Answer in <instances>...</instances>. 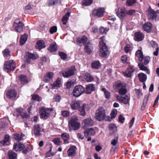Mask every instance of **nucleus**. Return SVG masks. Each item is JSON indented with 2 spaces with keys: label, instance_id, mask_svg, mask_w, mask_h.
I'll list each match as a JSON object with an SVG mask.
<instances>
[{
  "label": "nucleus",
  "instance_id": "f257e3e1",
  "mask_svg": "<svg viewBox=\"0 0 159 159\" xmlns=\"http://www.w3.org/2000/svg\"><path fill=\"white\" fill-rule=\"evenodd\" d=\"M95 119L99 121L103 120L111 121V119L109 116H106L105 109L102 107H100L96 111L95 116Z\"/></svg>",
  "mask_w": 159,
  "mask_h": 159
},
{
  "label": "nucleus",
  "instance_id": "f03ea898",
  "mask_svg": "<svg viewBox=\"0 0 159 159\" xmlns=\"http://www.w3.org/2000/svg\"><path fill=\"white\" fill-rule=\"evenodd\" d=\"M70 106L73 109L76 110L78 109L80 112V114L81 116H84L85 115L86 112L85 109L87 106V105L84 104L82 106L80 107L79 101L75 100L71 102Z\"/></svg>",
  "mask_w": 159,
  "mask_h": 159
},
{
  "label": "nucleus",
  "instance_id": "7ed1b4c3",
  "mask_svg": "<svg viewBox=\"0 0 159 159\" xmlns=\"http://www.w3.org/2000/svg\"><path fill=\"white\" fill-rule=\"evenodd\" d=\"M100 41L99 42V55L102 57H105L109 54L108 48L105 43H104L105 39L104 36H102L100 38Z\"/></svg>",
  "mask_w": 159,
  "mask_h": 159
},
{
  "label": "nucleus",
  "instance_id": "20e7f679",
  "mask_svg": "<svg viewBox=\"0 0 159 159\" xmlns=\"http://www.w3.org/2000/svg\"><path fill=\"white\" fill-rule=\"evenodd\" d=\"M78 117L76 116L72 117L69 122V126L70 129L77 130L80 127V124L77 121Z\"/></svg>",
  "mask_w": 159,
  "mask_h": 159
},
{
  "label": "nucleus",
  "instance_id": "39448f33",
  "mask_svg": "<svg viewBox=\"0 0 159 159\" xmlns=\"http://www.w3.org/2000/svg\"><path fill=\"white\" fill-rule=\"evenodd\" d=\"M52 111V109L51 108L42 107L39 111L41 118L43 119H47L50 116Z\"/></svg>",
  "mask_w": 159,
  "mask_h": 159
},
{
  "label": "nucleus",
  "instance_id": "423d86ee",
  "mask_svg": "<svg viewBox=\"0 0 159 159\" xmlns=\"http://www.w3.org/2000/svg\"><path fill=\"white\" fill-rule=\"evenodd\" d=\"M16 68L15 63L13 60L6 61L4 64V70L7 72L10 71H13Z\"/></svg>",
  "mask_w": 159,
  "mask_h": 159
},
{
  "label": "nucleus",
  "instance_id": "0eeeda50",
  "mask_svg": "<svg viewBox=\"0 0 159 159\" xmlns=\"http://www.w3.org/2000/svg\"><path fill=\"white\" fill-rule=\"evenodd\" d=\"M72 93L74 96L78 97L84 93V88L81 85H77L73 89Z\"/></svg>",
  "mask_w": 159,
  "mask_h": 159
},
{
  "label": "nucleus",
  "instance_id": "6e6552de",
  "mask_svg": "<svg viewBox=\"0 0 159 159\" xmlns=\"http://www.w3.org/2000/svg\"><path fill=\"white\" fill-rule=\"evenodd\" d=\"M24 25V24L19 19H16L14 23L13 26L16 31L21 32L23 31Z\"/></svg>",
  "mask_w": 159,
  "mask_h": 159
},
{
  "label": "nucleus",
  "instance_id": "1a4fd4ad",
  "mask_svg": "<svg viewBox=\"0 0 159 159\" xmlns=\"http://www.w3.org/2000/svg\"><path fill=\"white\" fill-rule=\"evenodd\" d=\"M76 70L75 66H72L68 69L62 72V75L65 77H68L74 75Z\"/></svg>",
  "mask_w": 159,
  "mask_h": 159
},
{
  "label": "nucleus",
  "instance_id": "9d476101",
  "mask_svg": "<svg viewBox=\"0 0 159 159\" xmlns=\"http://www.w3.org/2000/svg\"><path fill=\"white\" fill-rule=\"evenodd\" d=\"M104 12V9L103 8L100 7L94 9L92 13L94 16L100 17L103 16Z\"/></svg>",
  "mask_w": 159,
  "mask_h": 159
},
{
  "label": "nucleus",
  "instance_id": "9b49d317",
  "mask_svg": "<svg viewBox=\"0 0 159 159\" xmlns=\"http://www.w3.org/2000/svg\"><path fill=\"white\" fill-rule=\"evenodd\" d=\"M43 129L40 127L39 124H36L34 125L33 127L32 133L36 137L39 136L41 135V133Z\"/></svg>",
  "mask_w": 159,
  "mask_h": 159
},
{
  "label": "nucleus",
  "instance_id": "f8f14e48",
  "mask_svg": "<svg viewBox=\"0 0 159 159\" xmlns=\"http://www.w3.org/2000/svg\"><path fill=\"white\" fill-rule=\"evenodd\" d=\"M96 87L95 85L91 84L85 85V87L84 88V93L87 94H90L92 92L95 90Z\"/></svg>",
  "mask_w": 159,
  "mask_h": 159
},
{
  "label": "nucleus",
  "instance_id": "ddd939ff",
  "mask_svg": "<svg viewBox=\"0 0 159 159\" xmlns=\"http://www.w3.org/2000/svg\"><path fill=\"white\" fill-rule=\"evenodd\" d=\"M83 128H86L87 127L92 126L94 124L93 120L91 118H88L83 120Z\"/></svg>",
  "mask_w": 159,
  "mask_h": 159
},
{
  "label": "nucleus",
  "instance_id": "4468645a",
  "mask_svg": "<svg viewBox=\"0 0 159 159\" xmlns=\"http://www.w3.org/2000/svg\"><path fill=\"white\" fill-rule=\"evenodd\" d=\"M134 68L131 66H129L125 71L123 72L125 76L127 77H131L134 72Z\"/></svg>",
  "mask_w": 159,
  "mask_h": 159
},
{
  "label": "nucleus",
  "instance_id": "2eb2a0df",
  "mask_svg": "<svg viewBox=\"0 0 159 159\" xmlns=\"http://www.w3.org/2000/svg\"><path fill=\"white\" fill-rule=\"evenodd\" d=\"M147 11L148 13V19L152 20H156L157 17L156 13L151 8H149Z\"/></svg>",
  "mask_w": 159,
  "mask_h": 159
},
{
  "label": "nucleus",
  "instance_id": "dca6fc26",
  "mask_svg": "<svg viewBox=\"0 0 159 159\" xmlns=\"http://www.w3.org/2000/svg\"><path fill=\"white\" fill-rule=\"evenodd\" d=\"M6 95L9 98L13 100L16 97L17 93L15 90L12 89L7 91Z\"/></svg>",
  "mask_w": 159,
  "mask_h": 159
},
{
  "label": "nucleus",
  "instance_id": "f3484780",
  "mask_svg": "<svg viewBox=\"0 0 159 159\" xmlns=\"http://www.w3.org/2000/svg\"><path fill=\"white\" fill-rule=\"evenodd\" d=\"M116 98L117 100L125 104H127L129 102V98L127 96L123 97L117 95L116 96Z\"/></svg>",
  "mask_w": 159,
  "mask_h": 159
},
{
  "label": "nucleus",
  "instance_id": "a211bd4d",
  "mask_svg": "<svg viewBox=\"0 0 159 159\" xmlns=\"http://www.w3.org/2000/svg\"><path fill=\"white\" fill-rule=\"evenodd\" d=\"M144 37V34L140 32H136L134 34V40L137 41L142 40Z\"/></svg>",
  "mask_w": 159,
  "mask_h": 159
},
{
  "label": "nucleus",
  "instance_id": "6ab92c4d",
  "mask_svg": "<svg viewBox=\"0 0 159 159\" xmlns=\"http://www.w3.org/2000/svg\"><path fill=\"white\" fill-rule=\"evenodd\" d=\"M84 45L85 51L88 54H90L92 52L93 50L92 45L90 43L88 42L85 43Z\"/></svg>",
  "mask_w": 159,
  "mask_h": 159
},
{
  "label": "nucleus",
  "instance_id": "aec40b11",
  "mask_svg": "<svg viewBox=\"0 0 159 159\" xmlns=\"http://www.w3.org/2000/svg\"><path fill=\"white\" fill-rule=\"evenodd\" d=\"M24 148V145L20 143H15L13 145V149L16 151H20L22 150Z\"/></svg>",
  "mask_w": 159,
  "mask_h": 159
},
{
  "label": "nucleus",
  "instance_id": "412c9836",
  "mask_svg": "<svg viewBox=\"0 0 159 159\" xmlns=\"http://www.w3.org/2000/svg\"><path fill=\"white\" fill-rule=\"evenodd\" d=\"M143 27L145 31L147 32H149L152 30V25L151 23L147 22L143 25Z\"/></svg>",
  "mask_w": 159,
  "mask_h": 159
},
{
  "label": "nucleus",
  "instance_id": "4be33fe9",
  "mask_svg": "<svg viewBox=\"0 0 159 159\" xmlns=\"http://www.w3.org/2000/svg\"><path fill=\"white\" fill-rule=\"evenodd\" d=\"M84 135L85 137L90 136H93L95 134L94 130L93 128H89L88 130L85 129L84 132Z\"/></svg>",
  "mask_w": 159,
  "mask_h": 159
},
{
  "label": "nucleus",
  "instance_id": "5701e85b",
  "mask_svg": "<svg viewBox=\"0 0 159 159\" xmlns=\"http://www.w3.org/2000/svg\"><path fill=\"white\" fill-rule=\"evenodd\" d=\"M125 11L126 9L125 8H120L118 10L117 15L119 17H123L125 15Z\"/></svg>",
  "mask_w": 159,
  "mask_h": 159
},
{
  "label": "nucleus",
  "instance_id": "b1692460",
  "mask_svg": "<svg viewBox=\"0 0 159 159\" xmlns=\"http://www.w3.org/2000/svg\"><path fill=\"white\" fill-rule=\"evenodd\" d=\"M76 147L75 146H71L69 148L67 151L68 155L69 156H73L75 154Z\"/></svg>",
  "mask_w": 159,
  "mask_h": 159
},
{
  "label": "nucleus",
  "instance_id": "393cba45",
  "mask_svg": "<svg viewBox=\"0 0 159 159\" xmlns=\"http://www.w3.org/2000/svg\"><path fill=\"white\" fill-rule=\"evenodd\" d=\"M150 44L151 47L153 48H156V51L154 52L153 54L154 55L157 56L158 54L159 51V48L158 47V44L155 42L152 41L150 42Z\"/></svg>",
  "mask_w": 159,
  "mask_h": 159
},
{
  "label": "nucleus",
  "instance_id": "a878e982",
  "mask_svg": "<svg viewBox=\"0 0 159 159\" xmlns=\"http://www.w3.org/2000/svg\"><path fill=\"white\" fill-rule=\"evenodd\" d=\"M124 85L121 83L120 81H117L113 83V88L116 91H118Z\"/></svg>",
  "mask_w": 159,
  "mask_h": 159
},
{
  "label": "nucleus",
  "instance_id": "bb28decb",
  "mask_svg": "<svg viewBox=\"0 0 159 159\" xmlns=\"http://www.w3.org/2000/svg\"><path fill=\"white\" fill-rule=\"evenodd\" d=\"M88 38L84 35L81 38H79L77 39L76 42L77 43L80 45L81 43H83L84 45L86 41L87 40Z\"/></svg>",
  "mask_w": 159,
  "mask_h": 159
},
{
  "label": "nucleus",
  "instance_id": "cd10ccee",
  "mask_svg": "<svg viewBox=\"0 0 159 159\" xmlns=\"http://www.w3.org/2000/svg\"><path fill=\"white\" fill-rule=\"evenodd\" d=\"M83 75L84 79L86 81L90 82L93 80V77L89 73H84Z\"/></svg>",
  "mask_w": 159,
  "mask_h": 159
},
{
  "label": "nucleus",
  "instance_id": "c85d7f7f",
  "mask_svg": "<svg viewBox=\"0 0 159 159\" xmlns=\"http://www.w3.org/2000/svg\"><path fill=\"white\" fill-rule=\"evenodd\" d=\"M52 89H55L56 88L60 87L61 85V80L58 78L54 82L53 84H51Z\"/></svg>",
  "mask_w": 159,
  "mask_h": 159
},
{
  "label": "nucleus",
  "instance_id": "c756f323",
  "mask_svg": "<svg viewBox=\"0 0 159 159\" xmlns=\"http://www.w3.org/2000/svg\"><path fill=\"white\" fill-rule=\"evenodd\" d=\"M61 3V0H48V5L49 6L60 4Z\"/></svg>",
  "mask_w": 159,
  "mask_h": 159
},
{
  "label": "nucleus",
  "instance_id": "7c9ffc66",
  "mask_svg": "<svg viewBox=\"0 0 159 159\" xmlns=\"http://www.w3.org/2000/svg\"><path fill=\"white\" fill-rule=\"evenodd\" d=\"M10 141L9 136L8 135H5L4 136V139L1 141L0 143L3 146H6L8 144Z\"/></svg>",
  "mask_w": 159,
  "mask_h": 159
},
{
  "label": "nucleus",
  "instance_id": "2f4dec72",
  "mask_svg": "<svg viewBox=\"0 0 159 159\" xmlns=\"http://www.w3.org/2000/svg\"><path fill=\"white\" fill-rule=\"evenodd\" d=\"M57 49V47L55 42L52 43L48 48V50L51 52H56Z\"/></svg>",
  "mask_w": 159,
  "mask_h": 159
},
{
  "label": "nucleus",
  "instance_id": "473e14b6",
  "mask_svg": "<svg viewBox=\"0 0 159 159\" xmlns=\"http://www.w3.org/2000/svg\"><path fill=\"white\" fill-rule=\"evenodd\" d=\"M138 77L139 81L143 83L147 79V76L145 74L141 73L138 74Z\"/></svg>",
  "mask_w": 159,
  "mask_h": 159
},
{
  "label": "nucleus",
  "instance_id": "72a5a7b5",
  "mask_svg": "<svg viewBox=\"0 0 159 159\" xmlns=\"http://www.w3.org/2000/svg\"><path fill=\"white\" fill-rule=\"evenodd\" d=\"M138 66L141 70L145 71L146 74H150V71L149 69L147 67L144 66L142 63L140 62L139 63Z\"/></svg>",
  "mask_w": 159,
  "mask_h": 159
},
{
  "label": "nucleus",
  "instance_id": "f704fd0d",
  "mask_svg": "<svg viewBox=\"0 0 159 159\" xmlns=\"http://www.w3.org/2000/svg\"><path fill=\"white\" fill-rule=\"evenodd\" d=\"M61 136L64 141L65 143L67 144L69 143L68 140L69 139L70 137L68 134L66 133H62L61 134Z\"/></svg>",
  "mask_w": 159,
  "mask_h": 159
},
{
  "label": "nucleus",
  "instance_id": "c9c22d12",
  "mask_svg": "<svg viewBox=\"0 0 159 159\" xmlns=\"http://www.w3.org/2000/svg\"><path fill=\"white\" fill-rule=\"evenodd\" d=\"M36 48L37 49H41L45 47L44 44V42L43 40H39L37 43L36 46Z\"/></svg>",
  "mask_w": 159,
  "mask_h": 159
},
{
  "label": "nucleus",
  "instance_id": "e433bc0d",
  "mask_svg": "<svg viewBox=\"0 0 159 159\" xmlns=\"http://www.w3.org/2000/svg\"><path fill=\"white\" fill-rule=\"evenodd\" d=\"M18 78L20 82L22 84H24L28 82L27 78L26 76L24 75H19Z\"/></svg>",
  "mask_w": 159,
  "mask_h": 159
},
{
  "label": "nucleus",
  "instance_id": "4c0bfd02",
  "mask_svg": "<svg viewBox=\"0 0 159 159\" xmlns=\"http://www.w3.org/2000/svg\"><path fill=\"white\" fill-rule=\"evenodd\" d=\"M27 38L28 35L26 34H24L21 36L20 40V44L21 45H23L25 43L27 40Z\"/></svg>",
  "mask_w": 159,
  "mask_h": 159
},
{
  "label": "nucleus",
  "instance_id": "58836bf2",
  "mask_svg": "<svg viewBox=\"0 0 159 159\" xmlns=\"http://www.w3.org/2000/svg\"><path fill=\"white\" fill-rule=\"evenodd\" d=\"M136 55L138 57V60L140 61H142L143 58V55L141 50H139L136 53Z\"/></svg>",
  "mask_w": 159,
  "mask_h": 159
},
{
  "label": "nucleus",
  "instance_id": "ea45409f",
  "mask_svg": "<svg viewBox=\"0 0 159 159\" xmlns=\"http://www.w3.org/2000/svg\"><path fill=\"white\" fill-rule=\"evenodd\" d=\"M53 75V73L52 72H48L44 77V80L46 82L49 81L52 78Z\"/></svg>",
  "mask_w": 159,
  "mask_h": 159
},
{
  "label": "nucleus",
  "instance_id": "a19ab883",
  "mask_svg": "<svg viewBox=\"0 0 159 159\" xmlns=\"http://www.w3.org/2000/svg\"><path fill=\"white\" fill-rule=\"evenodd\" d=\"M70 16V13L67 12L66 15L63 16L61 19V21L64 25H66Z\"/></svg>",
  "mask_w": 159,
  "mask_h": 159
},
{
  "label": "nucleus",
  "instance_id": "79ce46f5",
  "mask_svg": "<svg viewBox=\"0 0 159 159\" xmlns=\"http://www.w3.org/2000/svg\"><path fill=\"white\" fill-rule=\"evenodd\" d=\"M13 135L14 139L18 141H21L22 140L25 136L24 134H20L17 133L14 134Z\"/></svg>",
  "mask_w": 159,
  "mask_h": 159
},
{
  "label": "nucleus",
  "instance_id": "37998d69",
  "mask_svg": "<svg viewBox=\"0 0 159 159\" xmlns=\"http://www.w3.org/2000/svg\"><path fill=\"white\" fill-rule=\"evenodd\" d=\"M118 91L120 95H125L127 92V89L125 88V86L124 85L121 87Z\"/></svg>",
  "mask_w": 159,
  "mask_h": 159
},
{
  "label": "nucleus",
  "instance_id": "c03bdc74",
  "mask_svg": "<svg viewBox=\"0 0 159 159\" xmlns=\"http://www.w3.org/2000/svg\"><path fill=\"white\" fill-rule=\"evenodd\" d=\"M8 154L9 159H16V154L12 151H9L8 152Z\"/></svg>",
  "mask_w": 159,
  "mask_h": 159
},
{
  "label": "nucleus",
  "instance_id": "a18cd8bd",
  "mask_svg": "<svg viewBox=\"0 0 159 159\" xmlns=\"http://www.w3.org/2000/svg\"><path fill=\"white\" fill-rule=\"evenodd\" d=\"M109 129L111 133H113L117 130V128L115 124H110L109 125Z\"/></svg>",
  "mask_w": 159,
  "mask_h": 159
},
{
  "label": "nucleus",
  "instance_id": "49530a36",
  "mask_svg": "<svg viewBox=\"0 0 159 159\" xmlns=\"http://www.w3.org/2000/svg\"><path fill=\"white\" fill-rule=\"evenodd\" d=\"M93 2V0H83L82 4L84 6L90 5Z\"/></svg>",
  "mask_w": 159,
  "mask_h": 159
},
{
  "label": "nucleus",
  "instance_id": "de8ad7c7",
  "mask_svg": "<svg viewBox=\"0 0 159 159\" xmlns=\"http://www.w3.org/2000/svg\"><path fill=\"white\" fill-rule=\"evenodd\" d=\"M28 57L31 59L34 60L38 59L39 57L38 55L35 53H28Z\"/></svg>",
  "mask_w": 159,
  "mask_h": 159
},
{
  "label": "nucleus",
  "instance_id": "09e8293b",
  "mask_svg": "<svg viewBox=\"0 0 159 159\" xmlns=\"http://www.w3.org/2000/svg\"><path fill=\"white\" fill-rule=\"evenodd\" d=\"M100 66V64L99 61H96L92 63V68L95 69H97Z\"/></svg>",
  "mask_w": 159,
  "mask_h": 159
},
{
  "label": "nucleus",
  "instance_id": "8fccbe9b",
  "mask_svg": "<svg viewBox=\"0 0 159 159\" xmlns=\"http://www.w3.org/2000/svg\"><path fill=\"white\" fill-rule=\"evenodd\" d=\"M132 50V47L129 44L126 45L124 48V50L126 53L130 52Z\"/></svg>",
  "mask_w": 159,
  "mask_h": 159
},
{
  "label": "nucleus",
  "instance_id": "3c124183",
  "mask_svg": "<svg viewBox=\"0 0 159 159\" xmlns=\"http://www.w3.org/2000/svg\"><path fill=\"white\" fill-rule=\"evenodd\" d=\"M102 90L103 91L104 93L105 97L107 98H109L110 97V93L107 91L106 89L103 88L102 89Z\"/></svg>",
  "mask_w": 159,
  "mask_h": 159
},
{
  "label": "nucleus",
  "instance_id": "603ef678",
  "mask_svg": "<svg viewBox=\"0 0 159 159\" xmlns=\"http://www.w3.org/2000/svg\"><path fill=\"white\" fill-rule=\"evenodd\" d=\"M32 99L35 101H40L42 100V98L37 94H34L32 96Z\"/></svg>",
  "mask_w": 159,
  "mask_h": 159
},
{
  "label": "nucleus",
  "instance_id": "864d4df0",
  "mask_svg": "<svg viewBox=\"0 0 159 159\" xmlns=\"http://www.w3.org/2000/svg\"><path fill=\"white\" fill-rule=\"evenodd\" d=\"M2 52L4 57H8L10 55V51L8 49H5Z\"/></svg>",
  "mask_w": 159,
  "mask_h": 159
},
{
  "label": "nucleus",
  "instance_id": "5fc2aeb1",
  "mask_svg": "<svg viewBox=\"0 0 159 159\" xmlns=\"http://www.w3.org/2000/svg\"><path fill=\"white\" fill-rule=\"evenodd\" d=\"M136 2V0H126V4L129 6L133 5Z\"/></svg>",
  "mask_w": 159,
  "mask_h": 159
},
{
  "label": "nucleus",
  "instance_id": "6e6d98bb",
  "mask_svg": "<svg viewBox=\"0 0 159 159\" xmlns=\"http://www.w3.org/2000/svg\"><path fill=\"white\" fill-rule=\"evenodd\" d=\"M52 141L55 144L57 145H59L61 142L60 139L59 138H56L54 139Z\"/></svg>",
  "mask_w": 159,
  "mask_h": 159
},
{
  "label": "nucleus",
  "instance_id": "4d7b16f0",
  "mask_svg": "<svg viewBox=\"0 0 159 159\" xmlns=\"http://www.w3.org/2000/svg\"><path fill=\"white\" fill-rule=\"evenodd\" d=\"M58 54L60 56L61 58L63 60H65L67 58L66 55L63 52H59L58 53Z\"/></svg>",
  "mask_w": 159,
  "mask_h": 159
},
{
  "label": "nucleus",
  "instance_id": "13d9d810",
  "mask_svg": "<svg viewBox=\"0 0 159 159\" xmlns=\"http://www.w3.org/2000/svg\"><path fill=\"white\" fill-rule=\"evenodd\" d=\"M117 111L116 109H114L112 112L111 113V118H114L116 117L117 114Z\"/></svg>",
  "mask_w": 159,
  "mask_h": 159
},
{
  "label": "nucleus",
  "instance_id": "bf43d9fd",
  "mask_svg": "<svg viewBox=\"0 0 159 159\" xmlns=\"http://www.w3.org/2000/svg\"><path fill=\"white\" fill-rule=\"evenodd\" d=\"M57 28L56 26H53L50 29V32L51 34H52L57 32Z\"/></svg>",
  "mask_w": 159,
  "mask_h": 159
},
{
  "label": "nucleus",
  "instance_id": "052dcab7",
  "mask_svg": "<svg viewBox=\"0 0 159 159\" xmlns=\"http://www.w3.org/2000/svg\"><path fill=\"white\" fill-rule=\"evenodd\" d=\"M143 59L144 64L146 65L149 63L150 58L149 57L146 56L143 57Z\"/></svg>",
  "mask_w": 159,
  "mask_h": 159
},
{
  "label": "nucleus",
  "instance_id": "680f3d73",
  "mask_svg": "<svg viewBox=\"0 0 159 159\" xmlns=\"http://www.w3.org/2000/svg\"><path fill=\"white\" fill-rule=\"evenodd\" d=\"M118 143V138H116L112 140L111 142V144L112 145L115 146Z\"/></svg>",
  "mask_w": 159,
  "mask_h": 159
},
{
  "label": "nucleus",
  "instance_id": "e2e57ef3",
  "mask_svg": "<svg viewBox=\"0 0 159 159\" xmlns=\"http://www.w3.org/2000/svg\"><path fill=\"white\" fill-rule=\"evenodd\" d=\"M31 59L28 57V53L25 55L24 57V61L25 62L29 63L30 62Z\"/></svg>",
  "mask_w": 159,
  "mask_h": 159
},
{
  "label": "nucleus",
  "instance_id": "0e129e2a",
  "mask_svg": "<svg viewBox=\"0 0 159 159\" xmlns=\"http://www.w3.org/2000/svg\"><path fill=\"white\" fill-rule=\"evenodd\" d=\"M148 102V99L144 100L142 105L141 107V110H143L145 108V106H146Z\"/></svg>",
  "mask_w": 159,
  "mask_h": 159
},
{
  "label": "nucleus",
  "instance_id": "69168bd1",
  "mask_svg": "<svg viewBox=\"0 0 159 159\" xmlns=\"http://www.w3.org/2000/svg\"><path fill=\"white\" fill-rule=\"evenodd\" d=\"M127 57L125 55H123L122 56L121 60L122 62L123 63H125L127 61Z\"/></svg>",
  "mask_w": 159,
  "mask_h": 159
},
{
  "label": "nucleus",
  "instance_id": "338daca9",
  "mask_svg": "<svg viewBox=\"0 0 159 159\" xmlns=\"http://www.w3.org/2000/svg\"><path fill=\"white\" fill-rule=\"evenodd\" d=\"M108 29H105L103 27H101L100 29V31L101 33L104 34L106 33L108 31Z\"/></svg>",
  "mask_w": 159,
  "mask_h": 159
},
{
  "label": "nucleus",
  "instance_id": "774afa93",
  "mask_svg": "<svg viewBox=\"0 0 159 159\" xmlns=\"http://www.w3.org/2000/svg\"><path fill=\"white\" fill-rule=\"evenodd\" d=\"M135 11L134 10H130L128 11L127 12V14L129 15H134L135 14Z\"/></svg>",
  "mask_w": 159,
  "mask_h": 159
}]
</instances>
